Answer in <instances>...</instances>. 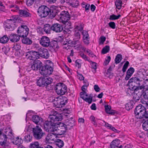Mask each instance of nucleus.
I'll return each mask as SVG.
<instances>
[{"instance_id":"40","label":"nucleus","mask_w":148,"mask_h":148,"mask_svg":"<svg viewBox=\"0 0 148 148\" xmlns=\"http://www.w3.org/2000/svg\"><path fill=\"white\" fill-rule=\"evenodd\" d=\"M62 23L65 24L64 27L65 29H69L71 28V24L70 21H66V22H62Z\"/></svg>"},{"instance_id":"26","label":"nucleus","mask_w":148,"mask_h":148,"mask_svg":"<svg viewBox=\"0 0 148 148\" xmlns=\"http://www.w3.org/2000/svg\"><path fill=\"white\" fill-rule=\"evenodd\" d=\"M44 30L46 33L49 34L50 33L51 30V26L49 24H46L44 25Z\"/></svg>"},{"instance_id":"4","label":"nucleus","mask_w":148,"mask_h":148,"mask_svg":"<svg viewBox=\"0 0 148 148\" xmlns=\"http://www.w3.org/2000/svg\"><path fill=\"white\" fill-rule=\"evenodd\" d=\"M2 130H0V145L3 146L4 148H9V145L7 143V136H11L13 133L10 129L7 130L5 132L6 134H3Z\"/></svg>"},{"instance_id":"1","label":"nucleus","mask_w":148,"mask_h":148,"mask_svg":"<svg viewBox=\"0 0 148 148\" xmlns=\"http://www.w3.org/2000/svg\"><path fill=\"white\" fill-rule=\"evenodd\" d=\"M49 121H45L44 124V127L46 131L49 132H54V128L56 125L55 122L61 121L62 116L60 114L55 111L52 112V114L49 117Z\"/></svg>"},{"instance_id":"32","label":"nucleus","mask_w":148,"mask_h":148,"mask_svg":"<svg viewBox=\"0 0 148 148\" xmlns=\"http://www.w3.org/2000/svg\"><path fill=\"white\" fill-rule=\"evenodd\" d=\"M133 101H130L125 105V108L127 110H130L132 109L133 107Z\"/></svg>"},{"instance_id":"62","label":"nucleus","mask_w":148,"mask_h":148,"mask_svg":"<svg viewBox=\"0 0 148 148\" xmlns=\"http://www.w3.org/2000/svg\"><path fill=\"white\" fill-rule=\"evenodd\" d=\"M78 43H79V44L77 45L78 47L79 48H82V46L81 45V44L78 41V40H76L74 42V44L75 45Z\"/></svg>"},{"instance_id":"33","label":"nucleus","mask_w":148,"mask_h":148,"mask_svg":"<svg viewBox=\"0 0 148 148\" xmlns=\"http://www.w3.org/2000/svg\"><path fill=\"white\" fill-rule=\"evenodd\" d=\"M55 141L56 142V145L59 148H61L64 145V143L63 141L61 140L57 139Z\"/></svg>"},{"instance_id":"22","label":"nucleus","mask_w":148,"mask_h":148,"mask_svg":"<svg viewBox=\"0 0 148 148\" xmlns=\"http://www.w3.org/2000/svg\"><path fill=\"white\" fill-rule=\"evenodd\" d=\"M18 13L20 15L22 16H24L25 17H30L31 16V14L26 10H19Z\"/></svg>"},{"instance_id":"28","label":"nucleus","mask_w":148,"mask_h":148,"mask_svg":"<svg viewBox=\"0 0 148 148\" xmlns=\"http://www.w3.org/2000/svg\"><path fill=\"white\" fill-rule=\"evenodd\" d=\"M74 121L73 119L72 118H70L66 120V127L67 126H69L70 127H72L74 123Z\"/></svg>"},{"instance_id":"7","label":"nucleus","mask_w":148,"mask_h":148,"mask_svg":"<svg viewBox=\"0 0 148 148\" xmlns=\"http://www.w3.org/2000/svg\"><path fill=\"white\" fill-rule=\"evenodd\" d=\"M40 73L42 75L47 77L51 75L53 72V68L49 65L42 66L39 69Z\"/></svg>"},{"instance_id":"43","label":"nucleus","mask_w":148,"mask_h":148,"mask_svg":"<svg viewBox=\"0 0 148 148\" xmlns=\"http://www.w3.org/2000/svg\"><path fill=\"white\" fill-rule=\"evenodd\" d=\"M129 64V62L128 61H127L124 64L122 69V71L123 73H124L126 71Z\"/></svg>"},{"instance_id":"14","label":"nucleus","mask_w":148,"mask_h":148,"mask_svg":"<svg viewBox=\"0 0 148 148\" xmlns=\"http://www.w3.org/2000/svg\"><path fill=\"white\" fill-rule=\"evenodd\" d=\"M40 43L42 46L47 47L50 45V39L47 36H43L40 39Z\"/></svg>"},{"instance_id":"58","label":"nucleus","mask_w":148,"mask_h":148,"mask_svg":"<svg viewBox=\"0 0 148 148\" xmlns=\"http://www.w3.org/2000/svg\"><path fill=\"white\" fill-rule=\"evenodd\" d=\"M106 38L104 36L101 37L100 38V43L103 44L104 42L105 41Z\"/></svg>"},{"instance_id":"29","label":"nucleus","mask_w":148,"mask_h":148,"mask_svg":"<svg viewBox=\"0 0 148 148\" xmlns=\"http://www.w3.org/2000/svg\"><path fill=\"white\" fill-rule=\"evenodd\" d=\"M104 122L105 123V126L107 128L110 129L111 130H112L115 132L118 133L119 132V131L117 130L114 127H113L111 125L109 124L108 123H106L105 122Z\"/></svg>"},{"instance_id":"61","label":"nucleus","mask_w":148,"mask_h":148,"mask_svg":"<svg viewBox=\"0 0 148 148\" xmlns=\"http://www.w3.org/2000/svg\"><path fill=\"white\" fill-rule=\"evenodd\" d=\"M91 66L92 69H94L95 70L97 69V64L94 62H92L91 64Z\"/></svg>"},{"instance_id":"10","label":"nucleus","mask_w":148,"mask_h":148,"mask_svg":"<svg viewBox=\"0 0 148 148\" xmlns=\"http://www.w3.org/2000/svg\"><path fill=\"white\" fill-rule=\"evenodd\" d=\"M29 29L26 25H21L19 27L17 30V32L19 36L25 38L29 33Z\"/></svg>"},{"instance_id":"19","label":"nucleus","mask_w":148,"mask_h":148,"mask_svg":"<svg viewBox=\"0 0 148 148\" xmlns=\"http://www.w3.org/2000/svg\"><path fill=\"white\" fill-rule=\"evenodd\" d=\"M40 54L43 58L47 59L49 57V54L48 51L46 49L41 48Z\"/></svg>"},{"instance_id":"8","label":"nucleus","mask_w":148,"mask_h":148,"mask_svg":"<svg viewBox=\"0 0 148 148\" xmlns=\"http://www.w3.org/2000/svg\"><path fill=\"white\" fill-rule=\"evenodd\" d=\"M53 81V79L50 77H40L37 81V85L40 87L47 86L50 84Z\"/></svg>"},{"instance_id":"64","label":"nucleus","mask_w":148,"mask_h":148,"mask_svg":"<svg viewBox=\"0 0 148 148\" xmlns=\"http://www.w3.org/2000/svg\"><path fill=\"white\" fill-rule=\"evenodd\" d=\"M94 89L97 92L99 91L100 90L99 88L97 85H94Z\"/></svg>"},{"instance_id":"16","label":"nucleus","mask_w":148,"mask_h":148,"mask_svg":"<svg viewBox=\"0 0 148 148\" xmlns=\"http://www.w3.org/2000/svg\"><path fill=\"white\" fill-rule=\"evenodd\" d=\"M42 62L40 61L35 60L31 64V68L33 70H37L40 68L42 66Z\"/></svg>"},{"instance_id":"13","label":"nucleus","mask_w":148,"mask_h":148,"mask_svg":"<svg viewBox=\"0 0 148 148\" xmlns=\"http://www.w3.org/2000/svg\"><path fill=\"white\" fill-rule=\"evenodd\" d=\"M59 16L62 23L69 21L70 18L69 13L67 11H63L60 14Z\"/></svg>"},{"instance_id":"17","label":"nucleus","mask_w":148,"mask_h":148,"mask_svg":"<svg viewBox=\"0 0 148 148\" xmlns=\"http://www.w3.org/2000/svg\"><path fill=\"white\" fill-rule=\"evenodd\" d=\"M63 29L61 25L58 23H55L51 25V30L56 32H60Z\"/></svg>"},{"instance_id":"49","label":"nucleus","mask_w":148,"mask_h":148,"mask_svg":"<svg viewBox=\"0 0 148 148\" xmlns=\"http://www.w3.org/2000/svg\"><path fill=\"white\" fill-rule=\"evenodd\" d=\"M82 34L83 35V38L89 37L88 32L84 30L82 32Z\"/></svg>"},{"instance_id":"9","label":"nucleus","mask_w":148,"mask_h":148,"mask_svg":"<svg viewBox=\"0 0 148 148\" xmlns=\"http://www.w3.org/2000/svg\"><path fill=\"white\" fill-rule=\"evenodd\" d=\"M32 132L34 138L37 140H39L45 134L42 130L38 126H36L32 129Z\"/></svg>"},{"instance_id":"41","label":"nucleus","mask_w":148,"mask_h":148,"mask_svg":"<svg viewBox=\"0 0 148 148\" xmlns=\"http://www.w3.org/2000/svg\"><path fill=\"white\" fill-rule=\"evenodd\" d=\"M84 25L83 24H80L78 25H76L75 26V30H76L79 32V31H82Z\"/></svg>"},{"instance_id":"25","label":"nucleus","mask_w":148,"mask_h":148,"mask_svg":"<svg viewBox=\"0 0 148 148\" xmlns=\"http://www.w3.org/2000/svg\"><path fill=\"white\" fill-rule=\"evenodd\" d=\"M119 144V141L118 140H115L111 143L110 148H115L118 147Z\"/></svg>"},{"instance_id":"52","label":"nucleus","mask_w":148,"mask_h":148,"mask_svg":"<svg viewBox=\"0 0 148 148\" xmlns=\"http://www.w3.org/2000/svg\"><path fill=\"white\" fill-rule=\"evenodd\" d=\"M21 47V46L19 44H16L13 46V49H14L16 51H17L20 49Z\"/></svg>"},{"instance_id":"48","label":"nucleus","mask_w":148,"mask_h":148,"mask_svg":"<svg viewBox=\"0 0 148 148\" xmlns=\"http://www.w3.org/2000/svg\"><path fill=\"white\" fill-rule=\"evenodd\" d=\"M92 97H90L89 98L84 97V98L83 99L84 100L86 101L87 102H88L90 104L91 103L92 101Z\"/></svg>"},{"instance_id":"34","label":"nucleus","mask_w":148,"mask_h":148,"mask_svg":"<svg viewBox=\"0 0 148 148\" xmlns=\"http://www.w3.org/2000/svg\"><path fill=\"white\" fill-rule=\"evenodd\" d=\"M23 142V140L21 138H20L19 137H18L16 138L15 142H14V143L16 145L18 146H20V145H21Z\"/></svg>"},{"instance_id":"45","label":"nucleus","mask_w":148,"mask_h":148,"mask_svg":"<svg viewBox=\"0 0 148 148\" xmlns=\"http://www.w3.org/2000/svg\"><path fill=\"white\" fill-rule=\"evenodd\" d=\"M32 136L29 135H27L25 136V141L26 142H29L31 141Z\"/></svg>"},{"instance_id":"44","label":"nucleus","mask_w":148,"mask_h":148,"mask_svg":"<svg viewBox=\"0 0 148 148\" xmlns=\"http://www.w3.org/2000/svg\"><path fill=\"white\" fill-rule=\"evenodd\" d=\"M141 102L143 105V106H145V107L147 108H148V101H146L145 100L142 99H141Z\"/></svg>"},{"instance_id":"12","label":"nucleus","mask_w":148,"mask_h":148,"mask_svg":"<svg viewBox=\"0 0 148 148\" xmlns=\"http://www.w3.org/2000/svg\"><path fill=\"white\" fill-rule=\"evenodd\" d=\"M67 129L66 125L65 124L60 123L58 126L56 125L54 128V132L57 131L58 135H61L65 133Z\"/></svg>"},{"instance_id":"27","label":"nucleus","mask_w":148,"mask_h":148,"mask_svg":"<svg viewBox=\"0 0 148 148\" xmlns=\"http://www.w3.org/2000/svg\"><path fill=\"white\" fill-rule=\"evenodd\" d=\"M9 37L8 38L6 35H5L1 38H0V42L5 44L6 43L9 41Z\"/></svg>"},{"instance_id":"59","label":"nucleus","mask_w":148,"mask_h":148,"mask_svg":"<svg viewBox=\"0 0 148 148\" xmlns=\"http://www.w3.org/2000/svg\"><path fill=\"white\" fill-rule=\"evenodd\" d=\"M105 110L106 113L108 112L111 110V107L108 105H105L104 106Z\"/></svg>"},{"instance_id":"38","label":"nucleus","mask_w":148,"mask_h":148,"mask_svg":"<svg viewBox=\"0 0 148 148\" xmlns=\"http://www.w3.org/2000/svg\"><path fill=\"white\" fill-rule=\"evenodd\" d=\"M121 16L120 14L116 16L114 14H112L110 16L109 19L110 20L113 21L118 19Z\"/></svg>"},{"instance_id":"23","label":"nucleus","mask_w":148,"mask_h":148,"mask_svg":"<svg viewBox=\"0 0 148 148\" xmlns=\"http://www.w3.org/2000/svg\"><path fill=\"white\" fill-rule=\"evenodd\" d=\"M49 47L51 49L54 50L55 49H58L59 47L58 45L57 42L55 40H53L51 42H50V45Z\"/></svg>"},{"instance_id":"24","label":"nucleus","mask_w":148,"mask_h":148,"mask_svg":"<svg viewBox=\"0 0 148 148\" xmlns=\"http://www.w3.org/2000/svg\"><path fill=\"white\" fill-rule=\"evenodd\" d=\"M55 135L53 133L48 134L46 138V139L47 141H55Z\"/></svg>"},{"instance_id":"54","label":"nucleus","mask_w":148,"mask_h":148,"mask_svg":"<svg viewBox=\"0 0 148 148\" xmlns=\"http://www.w3.org/2000/svg\"><path fill=\"white\" fill-rule=\"evenodd\" d=\"M108 25L112 29H115L116 27L115 23L114 22H110Z\"/></svg>"},{"instance_id":"31","label":"nucleus","mask_w":148,"mask_h":148,"mask_svg":"<svg viewBox=\"0 0 148 148\" xmlns=\"http://www.w3.org/2000/svg\"><path fill=\"white\" fill-rule=\"evenodd\" d=\"M122 59V56L120 54H118L116 56L114 60L116 64L119 63Z\"/></svg>"},{"instance_id":"6","label":"nucleus","mask_w":148,"mask_h":148,"mask_svg":"<svg viewBox=\"0 0 148 148\" xmlns=\"http://www.w3.org/2000/svg\"><path fill=\"white\" fill-rule=\"evenodd\" d=\"M145 109V106L141 104H139L136 106L134 110L136 118L137 119L143 118Z\"/></svg>"},{"instance_id":"37","label":"nucleus","mask_w":148,"mask_h":148,"mask_svg":"<svg viewBox=\"0 0 148 148\" xmlns=\"http://www.w3.org/2000/svg\"><path fill=\"white\" fill-rule=\"evenodd\" d=\"M110 49V47L106 45L102 49L101 53L103 54H106L109 51Z\"/></svg>"},{"instance_id":"46","label":"nucleus","mask_w":148,"mask_h":148,"mask_svg":"<svg viewBox=\"0 0 148 148\" xmlns=\"http://www.w3.org/2000/svg\"><path fill=\"white\" fill-rule=\"evenodd\" d=\"M142 96L145 99H148V89H146L142 93Z\"/></svg>"},{"instance_id":"50","label":"nucleus","mask_w":148,"mask_h":148,"mask_svg":"<svg viewBox=\"0 0 148 148\" xmlns=\"http://www.w3.org/2000/svg\"><path fill=\"white\" fill-rule=\"evenodd\" d=\"M34 0H26V4L28 6H30L34 3Z\"/></svg>"},{"instance_id":"30","label":"nucleus","mask_w":148,"mask_h":148,"mask_svg":"<svg viewBox=\"0 0 148 148\" xmlns=\"http://www.w3.org/2000/svg\"><path fill=\"white\" fill-rule=\"evenodd\" d=\"M141 95H142V93H140L137 94L136 93H135L133 95V100L135 101H137L139 100Z\"/></svg>"},{"instance_id":"11","label":"nucleus","mask_w":148,"mask_h":148,"mask_svg":"<svg viewBox=\"0 0 148 148\" xmlns=\"http://www.w3.org/2000/svg\"><path fill=\"white\" fill-rule=\"evenodd\" d=\"M55 90L58 94L62 95L66 92L67 87L62 83H59L56 85Z\"/></svg>"},{"instance_id":"47","label":"nucleus","mask_w":148,"mask_h":148,"mask_svg":"<svg viewBox=\"0 0 148 148\" xmlns=\"http://www.w3.org/2000/svg\"><path fill=\"white\" fill-rule=\"evenodd\" d=\"M134 69L132 67H130L129 69L127 71L126 73H128L129 74L132 75L134 72Z\"/></svg>"},{"instance_id":"42","label":"nucleus","mask_w":148,"mask_h":148,"mask_svg":"<svg viewBox=\"0 0 148 148\" xmlns=\"http://www.w3.org/2000/svg\"><path fill=\"white\" fill-rule=\"evenodd\" d=\"M71 2L70 3V5L73 7H76L79 5V2L77 0H71Z\"/></svg>"},{"instance_id":"39","label":"nucleus","mask_w":148,"mask_h":148,"mask_svg":"<svg viewBox=\"0 0 148 148\" xmlns=\"http://www.w3.org/2000/svg\"><path fill=\"white\" fill-rule=\"evenodd\" d=\"M39 143L37 142H35L30 144L29 146L30 148H38L39 147Z\"/></svg>"},{"instance_id":"56","label":"nucleus","mask_w":148,"mask_h":148,"mask_svg":"<svg viewBox=\"0 0 148 148\" xmlns=\"http://www.w3.org/2000/svg\"><path fill=\"white\" fill-rule=\"evenodd\" d=\"M89 38H83V42L84 43L87 45H88L89 43Z\"/></svg>"},{"instance_id":"5","label":"nucleus","mask_w":148,"mask_h":148,"mask_svg":"<svg viewBox=\"0 0 148 148\" xmlns=\"http://www.w3.org/2000/svg\"><path fill=\"white\" fill-rule=\"evenodd\" d=\"M17 18L16 16H13L12 18L8 19L5 24V29L8 31H12L16 27L15 21Z\"/></svg>"},{"instance_id":"51","label":"nucleus","mask_w":148,"mask_h":148,"mask_svg":"<svg viewBox=\"0 0 148 148\" xmlns=\"http://www.w3.org/2000/svg\"><path fill=\"white\" fill-rule=\"evenodd\" d=\"M90 119L92 124H93L95 126H97V124L96 122L95 117L93 116H91Z\"/></svg>"},{"instance_id":"21","label":"nucleus","mask_w":148,"mask_h":148,"mask_svg":"<svg viewBox=\"0 0 148 148\" xmlns=\"http://www.w3.org/2000/svg\"><path fill=\"white\" fill-rule=\"evenodd\" d=\"M33 121L37 124H41L43 122V119L37 115H34L32 117Z\"/></svg>"},{"instance_id":"3","label":"nucleus","mask_w":148,"mask_h":148,"mask_svg":"<svg viewBox=\"0 0 148 148\" xmlns=\"http://www.w3.org/2000/svg\"><path fill=\"white\" fill-rule=\"evenodd\" d=\"M142 82V80L139 77H133L128 82L130 89L135 92L139 90L142 91L144 89V87L142 85L140 86Z\"/></svg>"},{"instance_id":"55","label":"nucleus","mask_w":148,"mask_h":148,"mask_svg":"<svg viewBox=\"0 0 148 148\" xmlns=\"http://www.w3.org/2000/svg\"><path fill=\"white\" fill-rule=\"evenodd\" d=\"M80 56L84 60L88 61V57L84 53H81L79 54Z\"/></svg>"},{"instance_id":"60","label":"nucleus","mask_w":148,"mask_h":148,"mask_svg":"<svg viewBox=\"0 0 148 148\" xmlns=\"http://www.w3.org/2000/svg\"><path fill=\"white\" fill-rule=\"evenodd\" d=\"M143 118H145L148 120V110L146 111V110H145V112L143 114Z\"/></svg>"},{"instance_id":"2","label":"nucleus","mask_w":148,"mask_h":148,"mask_svg":"<svg viewBox=\"0 0 148 148\" xmlns=\"http://www.w3.org/2000/svg\"><path fill=\"white\" fill-rule=\"evenodd\" d=\"M57 11L56 9L52 8H49L47 6L43 5L39 7L37 12L41 18L45 17L49 15V17L52 19L57 14Z\"/></svg>"},{"instance_id":"53","label":"nucleus","mask_w":148,"mask_h":148,"mask_svg":"<svg viewBox=\"0 0 148 148\" xmlns=\"http://www.w3.org/2000/svg\"><path fill=\"white\" fill-rule=\"evenodd\" d=\"M75 36L77 37V39H79L80 38V35L79 31L76 30H75V33L74 34Z\"/></svg>"},{"instance_id":"35","label":"nucleus","mask_w":148,"mask_h":148,"mask_svg":"<svg viewBox=\"0 0 148 148\" xmlns=\"http://www.w3.org/2000/svg\"><path fill=\"white\" fill-rule=\"evenodd\" d=\"M22 42L25 44L29 45L32 43V41L28 38H23L22 40Z\"/></svg>"},{"instance_id":"15","label":"nucleus","mask_w":148,"mask_h":148,"mask_svg":"<svg viewBox=\"0 0 148 148\" xmlns=\"http://www.w3.org/2000/svg\"><path fill=\"white\" fill-rule=\"evenodd\" d=\"M28 55H29L27 58H29L30 60H35L39 58V54L38 53L34 51H32L30 53L29 52H28L26 55V56H27Z\"/></svg>"},{"instance_id":"57","label":"nucleus","mask_w":148,"mask_h":148,"mask_svg":"<svg viewBox=\"0 0 148 148\" xmlns=\"http://www.w3.org/2000/svg\"><path fill=\"white\" fill-rule=\"evenodd\" d=\"M111 60V58L110 56H108L107 59H106L105 61L104 62V64L106 65L108 64L110 62Z\"/></svg>"},{"instance_id":"18","label":"nucleus","mask_w":148,"mask_h":148,"mask_svg":"<svg viewBox=\"0 0 148 148\" xmlns=\"http://www.w3.org/2000/svg\"><path fill=\"white\" fill-rule=\"evenodd\" d=\"M53 104L54 106L55 107L57 108H60L62 107L61 105L62 104L63 105H65V103H62V101L61 99H59L57 97L56 98H54L53 99Z\"/></svg>"},{"instance_id":"63","label":"nucleus","mask_w":148,"mask_h":148,"mask_svg":"<svg viewBox=\"0 0 148 148\" xmlns=\"http://www.w3.org/2000/svg\"><path fill=\"white\" fill-rule=\"evenodd\" d=\"M147 123L146 122H144L143 124V127L144 129L145 130H148V129L147 128L146 126H148V124H147Z\"/></svg>"},{"instance_id":"36","label":"nucleus","mask_w":148,"mask_h":148,"mask_svg":"<svg viewBox=\"0 0 148 148\" xmlns=\"http://www.w3.org/2000/svg\"><path fill=\"white\" fill-rule=\"evenodd\" d=\"M122 4V1L121 0H116L115 2V4L116 8L118 10H120Z\"/></svg>"},{"instance_id":"20","label":"nucleus","mask_w":148,"mask_h":148,"mask_svg":"<svg viewBox=\"0 0 148 148\" xmlns=\"http://www.w3.org/2000/svg\"><path fill=\"white\" fill-rule=\"evenodd\" d=\"M20 37L19 35H17L16 34H12L9 36V39L12 42H16L19 40Z\"/></svg>"}]
</instances>
